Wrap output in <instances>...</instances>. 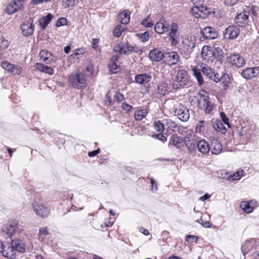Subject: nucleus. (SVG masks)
<instances>
[{
    "label": "nucleus",
    "mask_w": 259,
    "mask_h": 259,
    "mask_svg": "<svg viewBox=\"0 0 259 259\" xmlns=\"http://www.w3.org/2000/svg\"><path fill=\"white\" fill-rule=\"evenodd\" d=\"M164 61L166 63L171 66L176 64L179 60V56L176 52L166 53L164 55Z\"/></svg>",
    "instance_id": "obj_14"
},
{
    "label": "nucleus",
    "mask_w": 259,
    "mask_h": 259,
    "mask_svg": "<svg viewBox=\"0 0 259 259\" xmlns=\"http://www.w3.org/2000/svg\"><path fill=\"white\" fill-rule=\"evenodd\" d=\"M214 129L221 133L224 134L226 132V128L224 125L220 121H217L214 124Z\"/></svg>",
    "instance_id": "obj_40"
},
{
    "label": "nucleus",
    "mask_w": 259,
    "mask_h": 259,
    "mask_svg": "<svg viewBox=\"0 0 259 259\" xmlns=\"http://www.w3.org/2000/svg\"><path fill=\"white\" fill-rule=\"evenodd\" d=\"M35 67L36 69L41 72L48 73L49 75H52L54 73V70L51 67L46 66L43 64L37 63L35 65Z\"/></svg>",
    "instance_id": "obj_29"
},
{
    "label": "nucleus",
    "mask_w": 259,
    "mask_h": 259,
    "mask_svg": "<svg viewBox=\"0 0 259 259\" xmlns=\"http://www.w3.org/2000/svg\"><path fill=\"white\" fill-rule=\"evenodd\" d=\"M175 114L182 121H187L190 117L188 109L181 103H179L176 106Z\"/></svg>",
    "instance_id": "obj_4"
},
{
    "label": "nucleus",
    "mask_w": 259,
    "mask_h": 259,
    "mask_svg": "<svg viewBox=\"0 0 259 259\" xmlns=\"http://www.w3.org/2000/svg\"><path fill=\"white\" fill-rule=\"evenodd\" d=\"M87 71L89 73V74H92L93 72V66L91 65H89L87 66L86 68Z\"/></svg>",
    "instance_id": "obj_64"
},
{
    "label": "nucleus",
    "mask_w": 259,
    "mask_h": 259,
    "mask_svg": "<svg viewBox=\"0 0 259 259\" xmlns=\"http://www.w3.org/2000/svg\"><path fill=\"white\" fill-rule=\"evenodd\" d=\"M120 67V63L118 61V57L116 55L113 56L108 64V68L113 73L118 72Z\"/></svg>",
    "instance_id": "obj_18"
},
{
    "label": "nucleus",
    "mask_w": 259,
    "mask_h": 259,
    "mask_svg": "<svg viewBox=\"0 0 259 259\" xmlns=\"http://www.w3.org/2000/svg\"><path fill=\"white\" fill-rule=\"evenodd\" d=\"M0 252L3 256L10 258L15 257V252L12 243L10 244L8 242H0Z\"/></svg>",
    "instance_id": "obj_5"
},
{
    "label": "nucleus",
    "mask_w": 259,
    "mask_h": 259,
    "mask_svg": "<svg viewBox=\"0 0 259 259\" xmlns=\"http://www.w3.org/2000/svg\"><path fill=\"white\" fill-rule=\"evenodd\" d=\"M118 19L123 24L128 23L130 20V12L128 10H124L118 14Z\"/></svg>",
    "instance_id": "obj_30"
},
{
    "label": "nucleus",
    "mask_w": 259,
    "mask_h": 259,
    "mask_svg": "<svg viewBox=\"0 0 259 259\" xmlns=\"http://www.w3.org/2000/svg\"><path fill=\"white\" fill-rule=\"evenodd\" d=\"M153 127L156 131L159 133H162L164 130V125L160 120L155 121Z\"/></svg>",
    "instance_id": "obj_39"
},
{
    "label": "nucleus",
    "mask_w": 259,
    "mask_h": 259,
    "mask_svg": "<svg viewBox=\"0 0 259 259\" xmlns=\"http://www.w3.org/2000/svg\"><path fill=\"white\" fill-rule=\"evenodd\" d=\"M133 50V47L128 44L121 43L115 46L113 50L116 53L120 54H126L131 53Z\"/></svg>",
    "instance_id": "obj_17"
},
{
    "label": "nucleus",
    "mask_w": 259,
    "mask_h": 259,
    "mask_svg": "<svg viewBox=\"0 0 259 259\" xmlns=\"http://www.w3.org/2000/svg\"><path fill=\"white\" fill-rule=\"evenodd\" d=\"M9 45V41L5 39L3 36H0V49L1 50L5 49Z\"/></svg>",
    "instance_id": "obj_45"
},
{
    "label": "nucleus",
    "mask_w": 259,
    "mask_h": 259,
    "mask_svg": "<svg viewBox=\"0 0 259 259\" xmlns=\"http://www.w3.org/2000/svg\"><path fill=\"white\" fill-rule=\"evenodd\" d=\"M141 24L147 27H151L154 25V21L148 16L141 22Z\"/></svg>",
    "instance_id": "obj_44"
},
{
    "label": "nucleus",
    "mask_w": 259,
    "mask_h": 259,
    "mask_svg": "<svg viewBox=\"0 0 259 259\" xmlns=\"http://www.w3.org/2000/svg\"><path fill=\"white\" fill-rule=\"evenodd\" d=\"M254 242L253 240L246 241L242 245L241 250L243 253H247L252 250L254 247Z\"/></svg>",
    "instance_id": "obj_31"
},
{
    "label": "nucleus",
    "mask_w": 259,
    "mask_h": 259,
    "mask_svg": "<svg viewBox=\"0 0 259 259\" xmlns=\"http://www.w3.org/2000/svg\"><path fill=\"white\" fill-rule=\"evenodd\" d=\"M169 25L164 20H161L155 25L154 30L158 34H162L168 30Z\"/></svg>",
    "instance_id": "obj_19"
},
{
    "label": "nucleus",
    "mask_w": 259,
    "mask_h": 259,
    "mask_svg": "<svg viewBox=\"0 0 259 259\" xmlns=\"http://www.w3.org/2000/svg\"><path fill=\"white\" fill-rule=\"evenodd\" d=\"M180 32L179 31V26L176 23H172L170 25V28L168 33L169 40L173 45H177L180 41Z\"/></svg>",
    "instance_id": "obj_8"
},
{
    "label": "nucleus",
    "mask_w": 259,
    "mask_h": 259,
    "mask_svg": "<svg viewBox=\"0 0 259 259\" xmlns=\"http://www.w3.org/2000/svg\"><path fill=\"white\" fill-rule=\"evenodd\" d=\"M83 53L84 52L83 49L76 50L73 54L74 58L76 59H79Z\"/></svg>",
    "instance_id": "obj_57"
},
{
    "label": "nucleus",
    "mask_w": 259,
    "mask_h": 259,
    "mask_svg": "<svg viewBox=\"0 0 259 259\" xmlns=\"http://www.w3.org/2000/svg\"><path fill=\"white\" fill-rule=\"evenodd\" d=\"M181 142L180 139L177 136H173L170 139L171 144L177 148L180 147Z\"/></svg>",
    "instance_id": "obj_47"
},
{
    "label": "nucleus",
    "mask_w": 259,
    "mask_h": 259,
    "mask_svg": "<svg viewBox=\"0 0 259 259\" xmlns=\"http://www.w3.org/2000/svg\"><path fill=\"white\" fill-rule=\"evenodd\" d=\"M196 144L198 150L202 154H206L209 151L210 146L205 140H200Z\"/></svg>",
    "instance_id": "obj_26"
},
{
    "label": "nucleus",
    "mask_w": 259,
    "mask_h": 259,
    "mask_svg": "<svg viewBox=\"0 0 259 259\" xmlns=\"http://www.w3.org/2000/svg\"><path fill=\"white\" fill-rule=\"evenodd\" d=\"M41 59L46 63H50L53 61L52 53L47 50H42L39 53Z\"/></svg>",
    "instance_id": "obj_28"
},
{
    "label": "nucleus",
    "mask_w": 259,
    "mask_h": 259,
    "mask_svg": "<svg viewBox=\"0 0 259 259\" xmlns=\"http://www.w3.org/2000/svg\"><path fill=\"white\" fill-rule=\"evenodd\" d=\"M158 93L162 95H164L168 92V84L165 82H161L158 86Z\"/></svg>",
    "instance_id": "obj_37"
},
{
    "label": "nucleus",
    "mask_w": 259,
    "mask_h": 259,
    "mask_svg": "<svg viewBox=\"0 0 259 259\" xmlns=\"http://www.w3.org/2000/svg\"><path fill=\"white\" fill-rule=\"evenodd\" d=\"M99 39L97 38H94L92 40V48L94 49L97 48L99 44Z\"/></svg>",
    "instance_id": "obj_62"
},
{
    "label": "nucleus",
    "mask_w": 259,
    "mask_h": 259,
    "mask_svg": "<svg viewBox=\"0 0 259 259\" xmlns=\"http://www.w3.org/2000/svg\"><path fill=\"white\" fill-rule=\"evenodd\" d=\"M18 222L17 220L9 221L3 228V231L9 236H12L18 227Z\"/></svg>",
    "instance_id": "obj_15"
},
{
    "label": "nucleus",
    "mask_w": 259,
    "mask_h": 259,
    "mask_svg": "<svg viewBox=\"0 0 259 259\" xmlns=\"http://www.w3.org/2000/svg\"><path fill=\"white\" fill-rule=\"evenodd\" d=\"M196 221L204 228H210L211 227V224L208 221L203 222L201 219L197 220Z\"/></svg>",
    "instance_id": "obj_53"
},
{
    "label": "nucleus",
    "mask_w": 259,
    "mask_h": 259,
    "mask_svg": "<svg viewBox=\"0 0 259 259\" xmlns=\"http://www.w3.org/2000/svg\"><path fill=\"white\" fill-rule=\"evenodd\" d=\"M151 184L152 187V190L153 191H156L157 190V185L156 181L153 179H150Z\"/></svg>",
    "instance_id": "obj_58"
},
{
    "label": "nucleus",
    "mask_w": 259,
    "mask_h": 259,
    "mask_svg": "<svg viewBox=\"0 0 259 259\" xmlns=\"http://www.w3.org/2000/svg\"><path fill=\"white\" fill-rule=\"evenodd\" d=\"M243 174V171H237L233 174L232 175H230L228 177V180L230 181H233L239 180Z\"/></svg>",
    "instance_id": "obj_43"
},
{
    "label": "nucleus",
    "mask_w": 259,
    "mask_h": 259,
    "mask_svg": "<svg viewBox=\"0 0 259 259\" xmlns=\"http://www.w3.org/2000/svg\"><path fill=\"white\" fill-rule=\"evenodd\" d=\"M151 77L148 74L144 73L137 75L135 81L139 84H145L150 81Z\"/></svg>",
    "instance_id": "obj_27"
},
{
    "label": "nucleus",
    "mask_w": 259,
    "mask_h": 259,
    "mask_svg": "<svg viewBox=\"0 0 259 259\" xmlns=\"http://www.w3.org/2000/svg\"><path fill=\"white\" fill-rule=\"evenodd\" d=\"M50 234L49 231L47 227H42L39 229L38 238L40 240H43L45 237Z\"/></svg>",
    "instance_id": "obj_41"
},
{
    "label": "nucleus",
    "mask_w": 259,
    "mask_h": 259,
    "mask_svg": "<svg viewBox=\"0 0 259 259\" xmlns=\"http://www.w3.org/2000/svg\"><path fill=\"white\" fill-rule=\"evenodd\" d=\"M209 79L216 82H219L220 80L219 75L218 74H215L214 72H213L212 76L210 77Z\"/></svg>",
    "instance_id": "obj_59"
},
{
    "label": "nucleus",
    "mask_w": 259,
    "mask_h": 259,
    "mask_svg": "<svg viewBox=\"0 0 259 259\" xmlns=\"http://www.w3.org/2000/svg\"><path fill=\"white\" fill-rule=\"evenodd\" d=\"M139 38L142 42H146L149 40V35L148 32H145L144 33H139L138 34Z\"/></svg>",
    "instance_id": "obj_46"
},
{
    "label": "nucleus",
    "mask_w": 259,
    "mask_h": 259,
    "mask_svg": "<svg viewBox=\"0 0 259 259\" xmlns=\"http://www.w3.org/2000/svg\"><path fill=\"white\" fill-rule=\"evenodd\" d=\"M125 30V27L121 25H117L113 31V35L116 37H119L122 32Z\"/></svg>",
    "instance_id": "obj_42"
},
{
    "label": "nucleus",
    "mask_w": 259,
    "mask_h": 259,
    "mask_svg": "<svg viewBox=\"0 0 259 259\" xmlns=\"http://www.w3.org/2000/svg\"><path fill=\"white\" fill-rule=\"evenodd\" d=\"M205 9L206 8L203 7H200L196 6L192 8L190 12L195 18H199L201 17V14L199 13H202Z\"/></svg>",
    "instance_id": "obj_34"
},
{
    "label": "nucleus",
    "mask_w": 259,
    "mask_h": 259,
    "mask_svg": "<svg viewBox=\"0 0 259 259\" xmlns=\"http://www.w3.org/2000/svg\"><path fill=\"white\" fill-rule=\"evenodd\" d=\"M22 2H19L15 0L10 3L7 7L6 12L9 14H12L15 13L18 9L22 6Z\"/></svg>",
    "instance_id": "obj_21"
},
{
    "label": "nucleus",
    "mask_w": 259,
    "mask_h": 259,
    "mask_svg": "<svg viewBox=\"0 0 259 259\" xmlns=\"http://www.w3.org/2000/svg\"><path fill=\"white\" fill-rule=\"evenodd\" d=\"M34 27L31 19L29 18L28 20L24 21L21 26L23 35L25 36L31 35L34 31Z\"/></svg>",
    "instance_id": "obj_11"
},
{
    "label": "nucleus",
    "mask_w": 259,
    "mask_h": 259,
    "mask_svg": "<svg viewBox=\"0 0 259 259\" xmlns=\"http://www.w3.org/2000/svg\"><path fill=\"white\" fill-rule=\"evenodd\" d=\"M114 98L118 102H121L124 100L123 95L119 92H116L115 93Z\"/></svg>",
    "instance_id": "obj_55"
},
{
    "label": "nucleus",
    "mask_w": 259,
    "mask_h": 259,
    "mask_svg": "<svg viewBox=\"0 0 259 259\" xmlns=\"http://www.w3.org/2000/svg\"><path fill=\"white\" fill-rule=\"evenodd\" d=\"M69 81L74 88L79 89L85 85V79L82 73H72L69 76Z\"/></svg>",
    "instance_id": "obj_3"
},
{
    "label": "nucleus",
    "mask_w": 259,
    "mask_h": 259,
    "mask_svg": "<svg viewBox=\"0 0 259 259\" xmlns=\"http://www.w3.org/2000/svg\"><path fill=\"white\" fill-rule=\"evenodd\" d=\"M201 71L204 75L209 78L212 76L214 72L210 67L205 64L202 66Z\"/></svg>",
    "instance_id": "obj_38"
},
{
    "label": "nucleus",
    "mask_w": 259,
    "mask_h": 259,
    "mask_svg": "<svg viewBox=\"0 0 259 259\" xmlns=\"http://www.w3.org/2000/svg\"><path fill=\"white\" fill-rule=\"evenodd\" d=\"M100 150L99 148H98L96 150H94V151H93L91 152H89L88 153V156L91 157H94V156H96V155H97L100 152Z\"/></svg>",
    "instance_id": "obj_60"
},
{
    "label": "nucleus",
    "mask_w": 259,
    "mask_h": 259,
    "mask_svg": "<svg viewBox=\"0 0 259 259\" xmlns=\"http://www.w3.org/2000/svg\"><path fill=\"white\" fill-rule=\"evenodd\" d=\"M191 84L190 79L187 71L184 69L178 70L173 79L172 87L178 89Z\"/></svg>",
    "instance_id": "obj_1"
},
{
    "label": "nucleus",
    "mask_w": 259,
    "mask_h": 259,
    "mask_svg": "<svg viewBox=\"0 0 259 259\" xmlns=\"http://www.w3.org/2000/svg\"><path fill=\"white\" fill-rule=\"evenodd\" d=\"M193 74L196 77L198 84L201 85L203 83V79L201 75V72L199 69L196 68H193L192 69Z\"/></svg>",
    "instance_id": "obj_35"
},
{
    "label": "nucleus",
    "mask_w": 259,
    "mask_h": 259,
    "mask_svg": "<svg viewBox=\"0 0 259 259\" xmlns=\"http://www.w3.org/2000/svg\"><path fill=\"white\" fill-rule=\"evenodd\" d=\"M148 113L147 108H138L135 112V118L136 120H141L147 116Z\"/></svg>",
    "instance_id": "obj_24"
},
{
    "label": "nucleus",
    "mask_w": 259,
    "mask_h": 259,
    "mask_svg": "<svg viewBox=\"0 0 259 259\" xmlns=\"http://www.w3.org/2000/svg\"><path fill=\"white\" fill-rule=\"evenodd\" d=\"M121 108L123 110H124L127 113L130 112L133 109L132 106L129 105L128 104L125 102H123L122 103Z\"/></svg>",
    "instance_id": "obj_52"
},
{
    "label": "nucleus",
    "mask_w": 259,
    "mask_h": 259,
    "mask_svg": "<svg viewBox=\"0 0 259 259\" xmlns=\"http://www.w3.org/2000/svg\"><path fill=\"white\" fill-rule=\"evenodd\" d=\"M252 202V201L250 202L244 201L241 203L240 206L245 212L249 213L253 211V208L251 205Z\"/></svg>",
    "instance_id": "obj_33"
},
{
    "label": "nucleus",
    "mask_w": 259,
    "mask_h": 259,
    "mask_svg": "<svg viewBox=\"0 0 259 259\" xmlns=\"http://www.w3.org/2000/svg\"><path fill=\"white\" fill-rule=\"evenodd\" d=\"M241 76L245 79H250L255 77L251 68H247L241 72Z\"/></svg>",
    "instance_id": "obj_36"
},
{
    "label": "nucleus",
    "mask_w": 259,
    "mask_h": 259,
    "mask_svg": "<svg viewBox=\"0 0 259 259\" xmlns=\"http://www.w3.org/2000/svg\"><path fill=\"white\" fill-rule=\"evenodd\" d=\"M251 69L255 76L259 73V67H252Z\"/></svg>",
    "instance_id": "obj_63"
},
{
    "label": "nucleus",
    "mask_w": 259,
    "mask_h": 259,
    "mask_svg": "<svg viewBox=\"0 0 259 259\" xmlns=\"http://www.w3.org/2000/svg\"><path fill=\"white\" fill-rule=\"evenodd\" d=\"M162 133H160L159 134H154L152 135V137L154 138H157V139L159 140L163 143H164L166 141L167 139L166 138L163 136V135L162 134Z\"/></svg>",
    "instance_id": "obj_51"
},
{
    "label": "nucleus",
    "mask_w": 259,
    "mask_h": 259,
    "mask_svg": "<svg viewBox=\"0 0 259 259\" xmlns=\"http://www.w3.org/2000/svg\"><path fill=\"white\" fill-rule=\"evenodd\" d=\"M201 55L203 59L206 61L212 60L215 55L213 48L208 46H204L202 48Z\"/></svg>",
    "instance_id": "obj_13"
},
{
    "label": "nucleus",
    "mask_w": 259,
    "mask_h": 259,
    "mask_svg": "<svg viewBox=\"0 0 259 259\" xmlns=\"http://www.w3.org/2000/svg\"><path fill=\"white\" fill-rule=\"evenodd\" d=\"M12 243L15 252L17 250L21 253L24 252L25 250V245L21 240L18 239H14L12 241Z\"/></svg>",
    "instance_id": "obj_23"
},
{
    "label": "nucleus",
    "mask_w": 259,
    "mask_h": 259,
    "mask_svg": "<svg viewBox=\"0 0 259 259\" xmlns=\"http://www.w3.org/2000/svg\"><path fill=\"white\" fill-rule=\"evenodd\" d=\"M165 54L158 49H154L150 52L149 57L150 59L155 62H159L164 58Z\"/></svg>",
    "instance_id": "obj_20"
},
{
    "label": "nucleus",
    "mask_w": 259,
    "mask_h": 259,
    "mask_svg": "<svg viewBox=\"0 0 259 259\" xmlns=\"http://www.w3.org/2000/svg\"><path fill=\"white\" fill-rule=\"evenodd\" d=\"M248 18V14L246 13H240L237 16L236 19L238 20H240L239 21L240 23H243L244 21H245L246 20H247Z\"/></svg>",
    "instance_id": "obj_48"
},
{
    "label": "nucleus",
    "mask_w": 259,
    "mask_h": 259,
    "mask_svg": "<svg viewBox=\"0 0 259 259\" xmlns=\"http://www.w3.org/2000/svg\"><path fill=\"white\" fill-rule=\"evenodd\" d=\"M196 38L194 36H187L183 40V49L184 53L189 55L195 47Z\"/></svg>",
    "instance_id": "obj_6"
},
{
    "label": "nucleus",
    "mask_w": 259,
    "mask_h": 259,
    "mask_svg": "<svg viewBox=\"0 0 259 259\" xmlns=\"http://www.w3.org/2000/svg\"><path fill=\"white\" fill-rule=\"evenodd\" d=\"M241 1V0H225L224 3L226 6L230 7L235 5Z\"/></svg>",
    "instance_id": "obj_54"
},
{
    "label": "nucleus",
    "mask_w": 259,
    "mask_h": 259,
    "mask_svg": "<svg viewBox=\"0 0 259 259\" xmlns=\"http://www.w3.org/2000/svg\"><path fill=\"white\" fill-rule=\"evenodd\" d=\"M204 37L207 39H213L218 37V33L215 29L211 27H205L201 31Z\"/></svg>",
    "instance_id": "obj_16"
},
{
    "label": "nucleus",
    "mask_w": 259,
    "mask_h": 259,
    "mask_svg": "<svg viewBox=\"0 0 259 259\" xmlns=\"http://www.w3.org/2000/svg\"><path fill=\"white\" fill-rule=\"evenodd\" d=\"M204 122L203 120H200L199 122V123L197 124L196 126V132H200L201 131V128L202 127V123Z\"/></svg>",
    "instance_id": "obj_61"
},
{
    "label": "nucleus",
    "mask_w": 259,
    "mask_h": 259,
    "mask_svg": "<svg viewBox=\"0 0 259 259\" xmlns=\"http://www.w3.org/2000/svg\"><path fill=\"white\" fill-rule=\"evenodd\" d=\"M2 67L13 74H20L22 72V68L18 65L11 64L8 61H4L2 63Z\"/></svg>",
    "instance_id": "obj_12"
},
{
    "label": "nucleus",
    "mask_w": 259,
    "mask_h": 259,
    "mask_svg": "<svg viewBox=\"0 0 259 259\" xmlns=\"http://www.w3.org/2000/svg\"><path fill=\"white\" fill-rule=\"evenodd\" d=\"M197 104L199 108L204 109L206 113H210L212 110V105L209 101V95L204 90L199 92L197 95Z\"/></svg>",
    "instance_id": "obj_2"
},
{
    "label": "nucleus",
    "mask_w": 259,
    "mask_h": 259,
    "mask_svg": "<svg viewBox=\"0 0 259 259\" xmlns=\"http://www.w3.org/2000/svg\"><path fill=\"white\" fill-rule=\"evenodd\" d=\"M67 24V20L65 18H60L58 19L56 26L60 27Z\"/></svg>",
    "instance_id": "obj_49"
},
{
    "label": "nucleus",
    "mask_w": 259,
    "mask_h": 259,
    "mask_svg": "<svg viewBox=\"0 0 259 259\" xmlns=\"http://www.w3.org/2000/svg\"><path fill=\"white\" fill-rule=\"evenodd\" d=\"M63 5L65 8H69L74 5V0H63Z\"/></svg>",
    "instance_id": "obj_50"
},
{
    "label": "nucleus",
    "mask_w": 259,
    "mask_h": 259,
    "mask_svg": "<svg viewBox=\"0 0 259 259\" xmlns=\"http://www.w3.org/2000/svg\"><path fill=\"white\" fill-rule=\"evenodd\" d=\"M53 16L51 14H48L47 16L42 17L39 20V24L40 26L45 29L49 24L51 20L53 19Z\"/></svg>",
    "instance_id": "obj_32"
},
{
    "label": "nucleus",
    "mask_w": 259,
    "mask_h": 259,
    "mask_svg": "<svg viewBox=\"0 0 259 259\" xmlns=\"http://www.w3.org/2000/svg\"><path fill=\"white\" fill-rule=\"evenodd\" d=\"M227 60L231 66L235 67L240 68L245 65V61L244 58L238 53L231 54L228 57Z\"/></svg>",
    "instance_id": "obj_7"
},
{
    "label": "nucleus",
    "mask_w": 259,
    "mask_h": 259,
    "mask_svg": "<svg viewBox=\"0 0 259 259\" xmlns=\"http://www.w3.org/2000/svg\"><path fill=\"white\" fill-rule=\"evenodd\" d=\"M32 208L36 214L42 218H46L50 214V210L42 203L37 201L33 202Z\"/></svg>",
    "instance_id": "obj_10"
},
{
    "label": "nucleus",
    "mask_w": 259,
    "mask_h": 259,
    "mask_svg": "<svg viewBox=\"0 0 259 259\" xmlns=\"http://www.w3.org/2000/svg\"><path fill=\"white\" fill-rule=\"evenodd\" d=\"M209 151L213 154H219L222 150L221 144L216 140L212 141Z\"/></svg>",
    "instance_id": "obj_22"
},
{
    "label": "nucleus",
    "mask_w": 259,
    "mask_h": 259,
    "mask_svg": "<svg viewBox=\"0 0 259 259\" xmlns=\"http://www.w3.org/2000/svg\"><path fill=\"white\" fill-rule=\"evenodd\" d=\"M240 33L238 26L231 25L225 29L223 32L224 37L227 39H234L236 38Z\"/></svg>",
    "instance_id": "obj_9"
},
{
    "label": "nucleus",
    "mask_w": 259,
    "mask_h": 259,
    "mask_svg": "<svg viewBox=\"0 0 259 259\" xmlns=\"http://www.w3.org/2000/svg\"><path fill=\"white\" fill-rule=\"evenodd\" d=\"M220 116H221V117L222 120H223V122L225 124L228 125L229 126H230L229 119L227 117V116H226V115L225 114V113L224 112H222L220 113Z\"/></svg>",
    "instance_id": "obj_56"
},
{
    "label": "nucleus",
    "mask_w": 259,
    "mask_h": 259,
    "mask_svg": "<svg viewBox=\"0 0 259 259\" xmlns=\"http://www.w3.org/2000/svg\"><path fill=\"white\" fill-rule=\"evenodd\" d=\"M184 142L186 147L190 150L194 149L197 143L194 139V137L192 135H187L184 138Z\"/></svg>",
    "instance_id": "obj_25"
}]
</instances>
